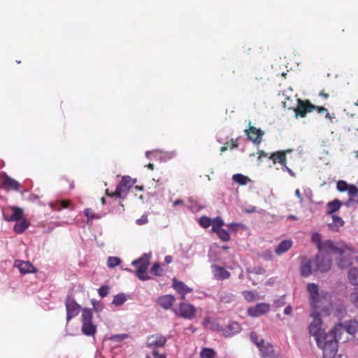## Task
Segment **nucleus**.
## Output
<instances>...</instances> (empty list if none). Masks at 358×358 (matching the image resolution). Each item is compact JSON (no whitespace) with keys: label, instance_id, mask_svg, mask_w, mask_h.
<instances>
[{"label":"nucleus","instance_id":"1","mask_svg":"<svg viewBox=\"0 0 358 358\" xmlns=\"http://www.w3.org/2000/svg\"><path fill=\"white\" fill-rule=\"evenodd\" d=\"M308 292L310 296L313 311H319L321 315H329L331 307V296L328 292H319L318 286L315 283H308Z\"/></svg>","mask_w":358,"mask_h":358},{"label":"nucleus","instance_id":"2","mask_svg":"<svg viewBox=\"0 0 358 358\" xmlns=\"http://www.w3.org/2000/svg\"><path fill=\"white\" fill-rule=\"evenodd\" d=\"M338 336L331 331L324 338H317V346L323 351V358H335L338 352Z\"/></svg>","mask_w":358,"mask_h":358},{"label":"nucleus","instance_id":"3","mask_svg":"<svg viewBox=\"0 0 358 358\" xmlns=\"http://www.w3.org/2000/svg\"><path fill=\"white\" fill-rule=\"evenodd\" d=\"M136 182V179H132L129 176H124L122 178V180L117 185L116 189L114 192L110 193L108 189H106V194L108 196H115L121 199H124L127 196V194L129 193L130 189L132 187H134Z\"/></svg>","mask_w":358,"mask_h":358},{"label":"nucleus","instance_id":"4","mask_svg":"<svg viewBox=\"0 0 358 358\" xmlns=\"http://www.w3.org/2000/svg\"><path fill=\"white\" fill-rule=\"evenodd\" d=\"M150 255L143 254L139 259L132 262V264L136 266V275L141 280H147L150 279L147 274V270L150 264Z\"/></svg>","mask_w":358,"mask_h":358},{"label":"nucleus","instance_id":"5","mask_svg":"<svg viewBox=\"0 0 358 358\" xmlns=\"http://www.w3.org/2000/svg\"><path fill=\"white\" fill-rule=\"evenodd\" d=\"M322 315L320 314L319 311H313L310 314V316L313 318V322L310 324L308 329L309 333L315 337V341H317V338H324L329 333H325L324 330L321 328L322 325V319L321 316Z\"/></svg>","mask_w":358,"mask_h":358},{"label":"nucleus","instance_id":"6","mask_svg":"<svg viewBox=\"0 0 358 358\" xmlns=\"http://www.w3.org/2000/svg\"><path fill=\"white\" fill-rule=\"evenodd\" d=\"M358 330V322L355 320H350L345 324H343L338 323L335 325L334 328L331 331L338 338L341 339V334L344 332H347L350 335H354Z\"/></svg>","mask_w":358,"mask_h":358},{"label":"nucleus","instance_id":"7","mask_svg":"<svg viewBox=\"0 0 358 358\" xmlns=\"http://www.w3.org/2000/svg\"><path fill=\"white\" fill-rule=\"evenodd\" d=\"M342 250H345V252H339L337 255H338V259H337V264L339 268L344 269L352 264V255H353V250L351 248H349L345 245H342Z\"/></svg>","mask_w":358,"mask_h":358},{"label":"nucleus","instance_id":"8","mask_svg":"<svg viewBox=\"0 0 358 358\" xmlns=\"http://www.w3.org/2000/svg\"><path fill=\"white\" fill-rule=\"evenodd\" d=\"M315 106L312 104L308 100L298 99L297 106L294 109L296 117H304L307 113L313 111Z\"/></svg>","mask_w":358,"mask_h":358},{"label":"nucleus","instance_id":"9","mask_svg":"<svg viewBox=\"0 0 358 358\" xmlns=\"http://www.w3.org/2000/svg\"><path fill=\"white\" fill-rule=\"evenodd\" d=\"M336 189L340 192H348L350 201H355V197L358 196V188L355 185H350L345 180H338L336 183Z\"/></svg>","mask_w":358,"mask_h":358},{"label":"nucleus","instance_id":"10","mask_svg":"<svg viewBox=\"0 0 358 358\" xmlns=\"http://www.w3.org/2000/svg\"><path fill=\"white\" fill-rule=\"evenodd\" d=\"M23 210L17 206L9 207L3 210V219L8 222H18L23 218Z\"/></svg>","mask_w":358,"mask_h":358},{"label":"nucleus","instance_id":"11","mask_svg":"<svg viewBox=\"0 0 358 358\" xmlns=\"http://www.w3.org/2000/svg\"><path fill=\"white\" fill-rule=\"evenodd\" d=\"M1 186L6 190H19L21 185L15 179L10 178L5 173H0Z\"/></svg>","mask_w":358,"mask_h":358},{"label":"nucleus","instance_id":"12","mask_svg":"<svg viewBox=\"0 0 358 358\" xmlns=\"http://www.w3.org/2000/svg\"><path fill=\"white\" fill-rule=\"evenodd\" d=\"M342 245L338 246L334 244V243L331 240L325 241L322 243V244L318 248V250L322 254H335L337 255L339 252H345V250H342Z\"/></svg>","mask_w":358,"mask_h":358},{"label":"nucleus","instance_id":"13","mask_svg":"<svg viewBox=\"0 0 358 358\" xmlns=\"http://www.w3.org/2000/svg\"><path fill=\"white\" fill-rule=\"evenodd\" d=\"M65 305L66 308V318L69 321L79 313L80 307L74 299L69 296H67L65 301Z\"/></svg>","mask_w":358,"mask_h":358},{"label":"nucleus","instance_id":"14","mask_svg":"<svg viewBox=\"0 0 358 358\" xmlns=\"http://www.w3.org/2000/svg\"><path fill=\"white\" fill-rule=\"evenodd\" d=\"M172 287L180 296V299L183 301L186 300V294L192 292L193 289L189 287L182 281L178 280L174 278L173 279Z\"/></svg>","mask_w":358,"mask_h":358},{"label":"nucleus","instance_id":"15","mask_svg":"<svg viewBox=\"0 0 358 358\" xmlns=\"http://www.w3.org/2000/svg\"><path fill=\"white\" fill-rule=\"evenodd\" d=\"M178 308L179 315L183 318L192 320L196 315V309L192 304L180 303Z\"/></svg>","mask_w":358,"mask_h":358},{"label":"nucleus","instance_id":"16","mask_svg":"<svg viewBox=\"0 0 358 358\" xmlns=\"http://www.w3.org/2000/svg\"><path fill=\"white\" fill-rule=\"evenodd\" d=\"M316 271L320 272H327L330 270L331 267V259L329 257H325L322 255H317L315 259Z\"/></svg>","mask_w":358,"mask_h":358},{"label":"nucleus","instance_id":"17","mask_svg":"<svg viewBox=\"0 0 358 358\" xmlns=\"http://www.w3.org/2000/svg\"><path fill=\"white\" fill-rule=\"evenodd\" d=\"M166 341V338L161 334L151 335L148 337L147 346L157 349L164 346Z\"/></svg>","mask_w":358,"mask_h":358},{"label":"nucleus","instance_id":"18","mask_svg":"<svg viewBox=\"0 0 358 358\" xmlns=\"http://www.w3.org/2000/svg\"><path fill=\"white\" fill-rule=\"evenodd\" d=\"M270 305L266 303H257L255 306L248 308V312L250 316L259 317L268 312Z\"/></svg>","mask_w":358,"mask_h":358},{"label":"nucleus","instance_id":"19","mask_svg":"<svg viewBox=\"0 0 358 358\" xmlns=\"http://www.w3.org/2000/svg\"><path fill=\"white\" fill-rule=\"evenodd\" d=\"M258 349L264 358H280L279 355L275 353L272 345L270 343L265 344L264 339H262V344Z\"/></svg>","mask_w":358,"mask_h":358},{"label":"nucleus","instance_id":"20","mask_svg":"<svg viewBox=\"0 0 358 358\" xmlns=\"http://www.w3.org/2000/svg\"><path fill=\"white\" fill-rule=\"evenodd\" d=\"M245 133L248 138L255 143H260L262 141V137L264 135V131L260 129H257L253 126H250L248 129L245 130Z\"/></svg>","mask_w":358,"mask_h":358},{"label":"nucleus","instance_id":"21","mask_svg":"<svg viewBox=\"0 0 358 358\" xmlns=\"http://www.w3.org/2000/svg\"><path fill=\"white\" fill-rule=\"evenodd\" d=\"M212 273L216 280H223L229 279L231 273L224 267L219 265L213 264L211 266Z\"/></svg>","mask_w":358,"mask_h":358},{"label":"nucleus","instance_id":"22","mask_svg":"<svg viewBox=\"0 0 358 358\" xmlns=\"http://www.w3.org/2000/svg\"><path fill=\"white\" fill-rule=\"evenodd\" d=\"M14 265L15 267L18 268L20 272L23 274L36 272V269L29 262L15 260Z\"/></svg>","mask_w":358,"mask_h":358},{"label":"nucleus","instance_id":"23","mask_svg":"<svg viewBox=\"0 0 358 358\" xmlns=\"http://www.w3.org/2000/svg\"><path fill=\"white\" fill-rule=\"evenodd\" d=\"M287 150H279L273 152L269 156V159L272 161L273 164H276L277 163H278L280 165H282V166H285V164H287Z\"/></svg>","mask_w":358,"mask_h":358},{"label":"nucleus","instance_id":"24","mask_svg":"<svg viewBox=\"0 0 358 358\" xmlns=\"http://www.w3.org/2000/svg\"><path fill=\"white\" fill-rule=\"evenodd\" d=\"M175 300L176 299L173 295L166 294L159 297L157 303L162 308L168 310L172 307Z\"/></svg>","mask_w":358,"mask_h":358},{"label":"nucleus","instance_id":"25","mask_svg":"<svg viewBox=\"0 0 358 358\" xmlns=\"http://www.w3.org/2000/svg\"><path fill=\"white\" fill-rule=\"evenodd\" d=\"M82 332L85 335L90 336V309L85 308L82 313Z\"/></svg>","mask_w":358,"mask_h":358},{"label":"nucleus","instance_id":"26","mask_svg":"<svg viewBox=\"0 0 358 358\" xmlns=\"http://www.w3.org/2000/svg\"><path fill=\"white\" fill-rule=\"evenodd\" d=\"M301 274L303 277H308L312 274L311 262L307 257L302 259L301 265Z\"/></svg>","mask_w":358,"mask_h":358},{"label":"nucleus","instance_id":"27","mask_svg":"<svg viewBox=\"0 0 358 358\" xmlns=\"http://www.w3.org/2000/svg\"><path fill=\"white\" fill-rule=\"evenodd\" d=\"M292 245V241L291 240H284L277 245L275 249V252L278 255H281L287 252L291 248Z\"/></svg>","mask_w":358,"mask_h":358},{"label":"nucleus","instance_id":"28","mask_svg":"<svg viewBox=\"0 0 358 358\" xmlns=\"http://www.w3.org/2000/svg\"><path fill=\"white\" fill-rule=\"evenodd\" d=\"M333 222L329 224L328 227L329 229L334 231H338L339 229L344 225V221L341 217L336 215H331Z\"/></svg>","mask_w":358,"mask_h":358},{"label":"nucleus","instance_id":"29","mask_svg":"<svg viewBox=\"0 0 358 358\" xmlns=\"http://www.w3.org/2000/svg\"><path fill=\"white\" fill-rule=\"evenodd\" d=\"M341 204V202L337 199L329 202L327 205V214L334 215V213L340 209Z\"/></svg>","mask_w":358,"mask_h":358},{"label":"nucleus","instance_id":"30","mask_svg":"<svg viewBox=\"0 0 358 358\" xmlns=\"http://www.w3.org/2000/svg\"><path fill=\"white\" fill-rule=\"evenodd\" d=\"M28 227L29 222L23 217L22 220L16 222V224L14 226V231L17 234H22L28 228Z\"/></svg>","mask_w":358,"mask_h":358},{"label":"nucleus","instance_id":"31","mask_svg":"<svg viewBox=\"0 0 358 358\" xmlns=\"http://www.w3.org/2000/svg\"><path fill=\"white\" fill-rule=\"evenodd\" d=\"M241 331L240 324L236 322H233L227 326V336H231Z\"/></svg>","mask_w":358,"mask_h":358},{"label":"nucleus","instance_id":"32","mask_svg":"<svg viewBox=\"0 0 358 358\" xmlns=\"http://www.w3.org/2000/svg\"><path fill=\"white\" fill-rule=\"evenodd\" d=\"M211 225L212 231L217 233L219 230L222 229V227L224 225V222L220 217H216L212 220Z\"/></svg>","mask_w":358,"mask_h":358},{"label":"nucleus","instance_id":"33","mask_svg":"<svg viewBox=\"0 0 358 358\" xmlns=\"http://www.w3.org/2000/svg\"><path fill=\"white\" fill-rule=\"evenodd\" d=\"M350 282L353 285H358V268H350L348 272Z\"/></svg>","mask_w":358,"mask_h":358},{"label":"nucleus","instance_id":"34","mask_svg":"<svg viewBox=\"0 0 358 358\" xmlns=\"http://www.w3.org/2000/svg\"><path fill=\"white\" fill-rule=\"evenodd\" d=\"M216 352L212 348H204L200 352L201 358H216Z\"/></svg>","mask_w":358,"mask_h":358},{"label":"nucleus","instance_id":"35","mask_svg":"<svg viewBox=\"0 0 358 358\" xmlns=\"http://www.w3.org/2000/svg\"><path fill=\"white\" fill-rule=\"evenodd\" d=\"M232 179L234 182H236L241 185H246L248 181V177H246L241 173L234 174L232 176Z\"/></svg>","mask_w":358,"mask_h":358},{"label":"nucleus","instance_id":"36","mask_svg":"<svg viewBox=\"0 0 358 358\" xmlns=\"http://www.w3.org/2000/svg\"><path fill=\"white\" fill-rule=\"evenodd\" d=\"M127 300V297L124 294H118L115 295L113 300V304L116 306L122 305Z\"/></svg>","mask_w":358,"mask_h":358},{"label":"nucleus","instance_id":"37","mask_svg":"<svg viewBox=\"0 0 358 358\" xmlns=\"http://www.w3.org/2000/svg\"><path fill=\"white\" fill-rule=\"evenodd\" d=\"M150 273L157 276L163 275V269L159 263H155L150 268Z\"/></svg>","mask_w":358,"mask_h":358},{"label":"nucleus","instance_id":"38","mask_svg":"<svg viewBox=\"0 0 358 358\" xmlns=\"http://www.w3.org/2000/svg\"><path fill=\"white\" fill-rule=\"evenodd\" d=\"M121 263V259L117 257H109L107 259V266L109 268H115Z\"/></svg>","mask_w":358,"mask_h":358},{"label":"nucleus","instance_id":"39","mask_svg":"<svg viewBox=\"0 0 358 358\" xmlns=\"http://www.w3.org/2000/svg\"><path fill=\"white\" fill-rule=\"evenodd\" d=\"M216 234L218 237L223 241L227 242L231 238L229 232L224 229H221Z\"/></svg>","mask_w":358,"mask_h":358},{"label":"nucleus","instance_id":"40","mask_svg":"<svg viewBox=\"0 0 358 358\" xmlns=\"http://www.w3.org/2000/svg\"><path fill=\"white\" fill-rule=\"evenodd\" d=\"M145 358H166V355L163 353H159L157 349L153 348L151 355H146Z\"/></svg>","mask_w":358,"mask_h":358},{"label":"nucleus","instance_id":"41","mask_svg":"<svg viewBox=\"0 0 358 358\" xmlns=\"http://www.w3.org/2000/svg\"><path fill=\"white\" fill-rule=\"evenodd\" d=\"M212 220L208 217L203 216L199 219V224L203 228H208L211 225Z\"/></svg>","mask_w":358,"mask_h":358},{"label":"nucleus","instance_id":"42","mask_svg":"<svg viewBox=\"0 0 358 358\" xmlns=\"http://www.w3.org/2000/svg\"><path fill=\"white\" fill-rule=\"evenodd\" d=\"M312 241L316 244L317 249L322 244L321 235L318 233H315L312 235L311 237Z\"/></svg>","mask_w":358,"mask_h":358},{"label":"nucleus","instance_id":"43","mask_svg":"<svg viewBox=\"0 0 358 358\" xmlns=\"http://www.w3.org/2000/svg\"><path fill=\"white\" fill-rule=\"evenodd\" d=\"M128 338V334H115L113 335L110 337V340L114 342H121L123 340Z\"/></svg>","mask_w":358,"mask_h":358},{"label":"nucleus","instance_id":"44","mask_svg":"<svg viewBox=\"0 0 358 358\" xmlns=\"http://www.w3.org/2000/svg\"><path fill=\"white\" fill-rule=\"evenodd\" d=\"M243 296L245 299L249 302L253 301L255 299V294L254 292L250 291L243 292Z\"/></svg>","mask_w":358,"mask_h":358},{"label":"nucleus","instance_id":"45","mask_svg":"<svg viewBox=\"0 0 358 358\" xmlns=\"http://www.w3.org/2000/svg\"><path fill=\"white\" fill-rule=\"evenodd\" d=\"M108 291L109 287L107 285H103L98 289L99 295L101 298H103L108 295Z\"/></svg>","mask_w":358,"mask_h":358},{"label":"nucleus","instance_id":"46","mask_svg":"<svg viewBox=\"0 0 358 358\" xmlns=\"http://www.w3.org/2000/svg\"><path fill=\"white\" fill-rule=\"evenodd\" d=\"M350 299L352 303L357 307H358V289L353 292L350 295Z\"/></svg>","mask_w":358,"mask_h":358},{"label":"nucleus","instance_id":"47","mask_svg":"<svg viewBox=\"0 0 358 358\" xmlns=\"http://www.w3.org/2000/svg\"><path fill=\"white\" fill-rule=\"evenodd\" d=\"M250 339L252 341V343H254L257 346V348H259L261 345L262 339L259 341L257 335L256 334L252 333L250 334Z\"/></svg>","mask_w":358,"mask_h":358},{"label":"nucleus","instance_id":"48","mask_svg":"<svg viewBox=\"0 0 358 358\" xmlns=\"http://www.w3.org/2000/svg\"><path fill=\"white\" fill-rule=\"evenodd\" d=\"M148 216L142 215L141 217L138 219L136 222L138 225H143V224L148 223Z\"/></svg>","mask_w":358,"mask_h":358},{"label":"nucleus","instance_id":"49","mask_svg":"<svg viewBox=\"0 0 358 358\" xmlns=\"http://www.w3.org/2000/svg\"><path fill=\"white\" fill-rule=\"evenodd\" d=\"M59 203H60V207H59V210H60L61 208H68L70 205V201L64 200V201H62Z\"/></svg>","mask_w":358,"mask_h":358},{"label":"nucleus","instance_id":"50","mask_svg":"<svg viewBox=\"0 0 358 358\" xmlns=\"http://www.w3.org/2000/svg\"><path fill=\"white\" fill-rule=\"evenodd\" d=\"M318 113H327V109L323 106H315V109Z\"/></svg>","mask_w":358,"mask_h":358},{"label":"nucleus","instance_id":"51","mask_svg":"<svg viewBox=\"0 0 358 358\" xmlns=\"http://www.w3.org/2000/svg\"><path fill=\"white\" fill-rule=\"evenodd\" d=\"M226 145H227V146L231 149H234L238 147V144L234 142L233 140H231L230 142H227Z\"/></svg>","mask_w":358,"mask_h":358},{"label":"nucleus","instance_id":"52","mask_svg":"<svg viewBox=\"0 0 358 358\" xmlns=\"http://www.w3.org/2000/svg\"><path fill=\"white\" fill-rule=\"evenodd\" d=\"M295 195L299 199L300 203H302L303 202V197H302L301 192H300V190L299 189H296L295 190Z\"/></svg>","mask_w":358,"mask_h":358},{"label":"nucleus","instance_id":"53","mask_svg":"<svg viewBox=\"0 0 358 358\" xmlns=\"http://www.w3.org/2000/svg\"><path fill=\"white\" fill-rule=\"evenodd\" d=\"M282 170L284 171H287L292 176H294V172L287 166V164H285V166H282Z\"/></svg>","mask_w":358,"mask_h":358},{"label":"nucleus","instance_id":"54","mask_svg":"<svg viewBox=\"0 0 358 358\" xmlns=\"http://www.w3.org/2000/svg\"><path fill=\"white\" fill-rule=\"evenodd\" d=\"M257 154H258V159H261V158L263 157H267L268 156V154L266 153L264 150H259Z\"/></svg>","mask_w":358,"mask_h":358},{"label":"nucleus","instance_id":"55","mask_svg":"<svg viewBox=\"0 0 358 358\" xmlns=\"http://www.w3.org/2000/svg\"><path fill=\"white\" fill-rule=\"evenodd\" d=\"M292 308L290 306H287L284 310V313L286 315H290L292 313Z\"/></svg>","mask_w":358,"mask_h":358},{"label":"nucleus","instance_id":"56","mask_svg":"<svg viewBox=\"0 0 358 358\" xmlns=\"http://www.w3.org/2000/svg\"><path fill=\"white\" fill-rule=\"evenodd\" d=\"M164 261H165V262H166V264H170V263H171V262H172V261H173V258H172V257H171V256H170V255H167V256H166V257H165V258H164Z\"/></svg>","mask_w":358,"mask_h":358},{"label":"nucleus","instance_id":"57","mask_svg":"<svg viewBox=\"0 0 358 358\" xmlns=\"http://www.w3.org/2000/svg\"><path fill=\"white\" fill-rule=\"evenodd\" d=\"M238 226V224L236 223H231L228 225V227L231 229L236 230Z\"/></svg>","mask_w":358,"mask_h":358},{"label":"nucleus","instance_id":"58","mask_svg":"<svg viewBox=\"0 0 358 358\" xmlns=\"http://www.w3.org/2000/svg\"><path fill=\"white\" fill-rule=\"evenodd\" d=\"M325 117L329 119V120H331L332 118L335 117V115H334V113L330 114L329 113H328L327 111L326 115H325Z\"/></svg>","mask_w":358,"mask_h":358},{"label":"nucleus","instance_id":"59","mask_svg":"<svg viewBox=\"0 0 358 358\" xmlns=\"http://www.w3.org/2000/svg\"><path fill=\"white\" fill-rule=\"evenodd\" d=\"M266 272L265 269L262 267L257 268V273L258 274H264Z\"/></svg>","mask_w":358,"mask_h":358},{"label":"nucleus","instance_id":"60","mask_svg":"<svg viewBox=\"0 0 358 358\" xmlns=\"http://www.w3.org/2000/svg\"><path fill=\"white\" fill-rule=\"evenodd\" d=\"M320 96H322L324 97V99H328L329 98V94L326 93L324 90H322L320 93Z\"/></svg>","mask_w":358,"mask_h":358},{"label":"nucleus","instance_id":"61","mask_svg":"<svg viewBox=\"0 0 358 358\" xmlns=\"http://www.w3.org/2000/svg\"><path fill=\"white\" fill-rule=\"evenodd\" d=\"M96 327L91 322V336H94L96 333Z\"/></svg>","mask_w":358,"mask_h":358},{"label":"nucleus","instance_id":"62","mask_svg":"<svg viewBox=\"0 0 358 358\" xmlns=\"http://www.w3.org/2000/svg\"><path fill=\"white\" fill-rule=\"evenodd\" d=\"M182 203H183V201L182 200L177 199L176 201H174L173 205L174 206H178V205L182 204Z\"/></svg>","mask_w":358,"mask_h":358},{"label":"nucleus","instance_id":"63","mask_svg":"<svg viewBox=\"0 0 358 358\" xmlns=\"http://www.w3.org/2000/svg\"><path fill=\"white\" fill-rule=\"evenodd\" d=\"M146 166H147L149 169H150V170H152H152H154V169H155V166H154V164H152V163H149Z\"/></svg>","mask_w":358,"mask_h":358},{"label":"nucleus","instance_id":"64","mask_svg":"<svg viewBox=\"0 0 358 358\" xmlns=\"http://www.w3.org/2000/svg\"><path fill=\"white\" fill-rule=\"evenodd\" d=\"M227 148H228V146H227V145L225 144L224 145L221 147L220 151L222 152H225L227 150Z\"/></svg>","mask_w":358,"mask_h":358}]
</instances>
